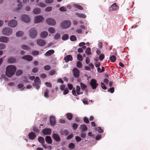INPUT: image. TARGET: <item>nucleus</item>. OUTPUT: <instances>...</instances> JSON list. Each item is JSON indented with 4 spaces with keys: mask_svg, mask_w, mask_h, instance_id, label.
Segmentation results:
<instances>
[{
    "mask_svg": "<svg viewBox=\"0 0 150 150\" xmlns=\"http://www.w3.org/2000/svg\"><path fill=\"white\" fill-rule=\"evenodd\" d=\"M48 35V33L47 31H45L42 32L40 36L42 38H44Z\"/></svg>",
    "mask_w": 150,
    "mask_h": 150,
    "instance_id": "a878e982",
    "label": "nucleus"
},
{
    "mask_svg": "<svg viewBox=\"0 0 150 150\" xmlns=\"http://www.w3.org/2000/svg\"><path fill=\"white\" fill-rule=\"evenodd\" d=\"M49 93V90L47 89H46L44 91V96L45 97L47 98L48 97V94Z\"/></svg>",
    "mask_w": 150,
    "mask_h": 150,
    "instance_id": "ea45409f",
    "label": "nucleus"
},
{
    "mask_svg": "<svg viewBox=\"0 0 150 150\" xmlns=\"http://www.w3.org/2000/svg\"><path fill=\"white\" fill-rule=\"evenodd\" d=\"M71 24V22L70 21L64 20L61 22L60 25L62 28L66 29L69 27Z\"/></svg>",
    "mask_w": 150,
    "mask_h": 150,
    "instance_id": "7ed1b4c3",
    "label": "nucleus"
},
{
    "mask_svg": "<svg viewBox=\"0 0 150 150\" xmlns=\"http://www.w3.org/2000/svg\"><path fill=\"white\" fill-rule=\"evenodd\" d=\"M24 34L23 31H18L16 33V35L18 37H20L22 36Z\"/></svg>",
    "mask_w": 150,
    "mask_h": 150,
    "instance_id": "c756f323",
    "label": "nucleus"
},
{
    "mask_svg": "<svg viewBox=\"0 0 150 150\" xmlns=\"http://www.w3.org/2000/svg\"><path fill=\"white\" fill-rule=\"evenodd\" d=\"M9 38L5 36H1L0 38V42L4 43H7L9 41Z\"/></svg>",
    "mask_w": 150,
    "mask_h": 150,
    "instance_id": "6ab92c4d",
    "label": "nucleus"
},
{
    "mask_svg": "<svg viewBox=\"0 0 150 150\" xmlns=\"http://www.w3.org/2000/svg\"><path fill=\"white\" fill-rule=\"evenodd\" d=\"M50 69V67L49 65H46L44 67V69L45 70H49Z\"/></svg>",
    "mask_w": 150,
    "mask_h": 150,
    "instance_id": "680f3d73",
    "label": "nucleus"
},
{
    "mask_svg": "<svg viewBox=\"0 0 150 150\" xmlns=\"http://www.w3.org/2000/svg\"><path fill=\"white\" fill-rule=\"evenodd\" d=\"M50 123L52 126H54L56 124V119L54 116H51L50 118Z\"/></svg>",
    "mask_w": 150,
    "mask_h": 150,
    "instance_id": "ddd939ff",
    "label": "nucleus"
},
{
    "mask_svg": "<svg viewBox=\"0 0 150 150\" xmlns=\"http://www.w3.org/2000/svg\"><path fill=\"white\" fill-rule=\"evenodd\" d=\"M21 18L22 21L25 23H28L30 21V17L28 16L25 15H22Z\"/></svg>",
    "mask_w": 150,
    "mask_h": 150,
    "instance_id": "1a4fd4ad",
    "label": "nucleus"
},
{
    "mask_svg": "<svg viewBox=\"0 0 150 150\" xmlns=\"http://www.w3.org/2000/svg\"><path fill=\"white\" fill-rule=\"evenodd\" d=\"M77 59L80 61H82L83 60L82 56L80 54H78L77 55Z\"/></svg>",
    "mask_w": 150,
    "mask_h": 150,
    "instance_id": "37998d69",
    "label": "nucleus"
},
{
    "mask_svg": "<svg viewBox=\"0 0 150 150\" xmlns=\"http://www.w3.org/2000/svg\"><path fill=\"white\" fill-rule=\"evenodd\" d=\"M52 8L51 6H49L47 7L45 9V11H46L49 12L50 11L52 10Z\"/></svg>",
    "mask_w": 150,
    "mask_h": 150,
    "instance_id": "13d9d810",
    "label": "nucleus"
},
{
    "mask_svg": "<svg viewBox=\"0 0 150 150\" xmlns=\"http://www.w3.org/2000/svg\"><path fill=\"white\" fill-rule=\"evenodd\" d=\"M56 72V71L55 70H52L49 72V74L51 76H52Z\"/></svg>",
    "mask_w": 150,
    "mask_h": 150,
    "instance_id": "4d7b16f0",
    "label": "nucleus"
},
{
    "mask_svg": "<svg viewBox=\"0 0 150 150\" xmlns=\"http://www.w3.org/2000/svg\"><path fill=\"white\" fill-rule=\"evenodd\" d=\"M54 52L53 50H50L47 51L45 54L46 56H50L53 54Z\"/></svg>",
    "mask_w": 150,
    "mask_h": 150,
    "instance_id": "4be33fe9",
    "label": "nucleus"
},
{
    "mask_svg": "<svg viewBox=\"0 0 150 150\" xmlns=\"http://www.w3.org/2000/svg\"><path fill=\"white\" fill-rule=\"evenodd\" d=\"M110 59L111 62H114L115 61L116 59V57L114 55H112L110 57Z\"/></svg>",
    "mask_w": 150,
    "mask_h": 150,
    "instance_id": "a19ab883",
    "label": "nucleus"
},
{
    "mask_svg": "<svg viewBox=\"0 0 150 150\" xmlns=\"http://www.w3.org/2000/svg\"><path fill=\"white\" fill-rule=\"evenodd\" d=\"M6 47V45L4 43L0 44V50H3Z\"/></svg>",
    "mask_w": 150,
    "mask_h": 150,
    "instance_id": "603ef678",
    "label": "nucleus"
},
{
    "mask_svg": "<svg viewBox=\"0 0 150 150\" xmlns=\"http://www.w3.org/2000/svg\"><path fill=\"white\" fill-rule=\"evenodd\" d=\"M33 131L36 133H39V130L36 127H34L33 128Z\"/></svg>",
    "mask_w": 150,
    "mask_h": 150,
    "instance_id": "338daca9",
    "label": "nucleus"
},
{
    "mask_svg": "<svg viewBox=\"0 0 150 150\" xmlns=\"http://www.w3.org/2000/svg\"><path fill=\"white\" fill-rule=\"evenodd\" d=\"M83 121L85 123H89L88 119L86 117H84Z\"/></svg>",
    "mask_w": 150,
    "mask_h": 150,
    "instance_id": "e2e57ef3",
    "label": "nucleus"
},
{
    "mask_svg": "<svg viewBox=\"0 0 150 150\" xmlns=\"http://www.w3.org/2000/svg\"><path fill=\"white\" fill-rule=\"evenodd\" d=\"M32 54L34 55H37L39 54V52L37 50L33 51Z\"/></svg>",
    "mask_w": 150,
    "mask_h": 150,
    "instance_id": "5fc2aeb1",
    "label": "nucleus"
},
{
    "mask_svg": "<svg viewBox=\"0 0 150 150\" xmlns=\"http://www.w3.org/2000/svg\"><path fill=\"white\" fill-rule=\"evenodd\" d=\"M75 139H76V141L77 142H80L81 140V137L78 136H76Z\"/></svg>",
    "mask_w": 150,
    "mask_h": 150,
    "instance_id": "bf43d9fd",
    "label": "nucleus"
},
{
    "mask_svg": "<svg viewBox=\"0 0 150 150\" xmlns=\"http://www.w3.org/2000/svg\"><path fill=\"white\" fill-rule=\"evenodd\" d=\"M24 85L22 83H20L18 85L17 87L19 89H21L23 88L24 87Z\"/></svg>",
    "mask_w": 150,
    "mask_h": 150,
    "instance_id": "774afa93",
    "label": "nucleus"
},
{
    "mask_svg": "<svg viewBox=\"0 0 150 150\" xmlns=\"http://www.w3.org/2000/svg\"><path fill=\"white\" fill-rule=\"evenodd\" d=\"M37 43L39 46H43L45 45L46 42L44 40L39 39L37 40Z\"/></svg>",
    "mask_w": 150,
    "mask_h": 150,
    "instance_id": "f8f14e48",
    "label": "nucleus"
},
{
    "mask_svg": "<svg viewBox=\"0 0 150 150\" xmlns=\"http://www.w3.org/2000/svg\"><path fill=\"white\" fill-rule=\"evenodd\" d=\"M18 3H19V4L18 5V9H20L21 7H22V5L21 3H20V1L19 0H18L17 1Z\"/></svg>",
    "mask_w": 150,
    "mask_h": 150,
    "instance_id": "09e8293b",
    "label": "nucleus"
},
{
    "mask_svg": "<svg viewBox=\"0 0 150 150\" xmlns=\"http://www.w3.org/2000/svg\"><path fill=\"white\" fill-rule=\"evenodd\" d=\"M54 0H46L45 3L47 4H50L53 2Z\"/></svg>",
    "mask_w": 150,
    "mask_h": 150,
    "instance_id": "0e129e2a",
    "label": "nucleus"
},
{
    "mask_svg": "<svg viewBox=\"0 0 150 150\" xmlns=\"http://www.w3.org/2000/svg\"><path fill=\"white\" fill-rule=\"evenodd\" d=\"M74 76L76 78H77L79 76V71L76 68H74L73 70Z\"/></svg>",
    "mask_w": 150,
    "mask_h": 150,
    "instance_id": "9d476101",
    "label": "nucleus"
},
{
    "mask_svg": "<svg viewBox=\"0 0 150 150\" xmlns=\"http://www.w3.org/2000/svg\"><path fill=\"white\" fill-rule=\"evenodd\" d=\"M16 61V58L11 57L8 58L7 62L9 63L12 64L15 62Z\"/></svg>",
    "mask_w": 150,
    "mask_h": 150,
    "instance_id": "aec40b11",
    "label": "nucleus"
},
{
    "mask_svg": "<svg viewBox=\"0 0 150 150\" xmlns=\"http://www.w3.org/2000/svg\"><path fill=\"white\" fill-rule=\"evenodd\" d=\"M38 141L42 144H43L45 142L44 138L42 137H39L38 138Z\"/></svg>",
    "mask_w": 150,
    "mask_h": 150,
    "instance_id": "c85d7f7f",
    "label": "nucleus"
},
{
    "mask_svg": "<svg viewBox=\"0 0 150 150\" xmlns=\"http://www.w3.org/2000/svg\"><path fill=\"white\" fill-rule=\"evenodd\" d=\"M74 6L79 10H82L83 9V7L77 4H74Z\"/></svg>",
    "mask_w": 150,
    "mask_h": 150,
    "instance_id": "f704fd0d",
    "label": "nucleus"
},
{
    "mask_svg": "<svg viewBox=\"0 0 150 150\" xmlns=\"http://www.w3.org/2000/svg\"><path fill=\"white\" fill-rule=\"evenodd\" d=\"M118 6L116 3L113 4L109 7V10L111 11H114L117 10L118 8Z\"/></svg>",
    "mask_w": 150,
    "mask_h": 150,
    "instance_id": "4468645a",
    "label": "nucleus"
},
{
    "mask_svg": "<svg viewBox=\"0 0 150 150\" xmlns=\"http://www.w3.org/2000/svg\"><path fill=\"white\" fill-rule=\"evenodd\" d=\"M17 24V21L15 20H10L8 23V25L9 26L13 28L16 27Z\"/></svg>",
    "mask_w": 150,
    "mask_h": 150,
    "instance_id": "0eeeda50",
    "label": "nucleus"
},
{
    "mask_svg": "<svg viewBox=\"0 0 150 150\" xmlns=\"http://www.w3.org/2000/svg\"><path fill=\"white\" fill-rule=\"evenodd\" d=\"M66 115L67 119L69 120H71L73 117L72 114L70 113H68L66 114Z\"/></svg>",
    "mask_w": 150,
    "mask_h": 150,
    "instance_id": "cd10ccee",
    "label": "nucleus"
},
{
    "mask_svg": "<svg viewBox=\"0 0 150 150\" xmlns=\"http://www.w3.org/2000/svg\"><path fill=\"white\" fill-rule=\"evenodd\" d=\"M6 75L9 77H11L14 74L16 70L15 66L12 65L8 66L6 68Z\"/></svg>",
    "mask_w": 150,
    "mask_h": 150,
    "instance_id": "f257e3e1",
    "label": "nucleus"
},
{
    "mask_svg": "<svg viewBox=\"0 0 150 150\" xmlns=\"http://www.w3.org/2000/svg\"><path fill=\"white\" fill-rule=\"evenodd\" d=\"M59 10L61 11L66 12L67 11L66 8L64 6L60 7L59 8Z\"/></svg>",
    "mask_w": 150,
    "mask_h": 150,
    "instance_id": "c03bdc74",
    "label": "nucleus"
},
{
    "mask_svg": "<svg viewBox=\"0 0 150 150\" xmlns=\"http://www.w3.org/2000/svg\"><path fill=\"white\" fill-rule=\"evenodd\" d=\"M29 138L32 140H34L36 137L35 133L33 132H31L28 134Z\"/></svg>",
    "mask_w": 150,
    "mask_h": 150,
    "instance_id": "a211bd4d",
    "label": "nucleus"
},
{
    "mask_svg": "<svg viewBox=\"0 0 150 150\" xmlns=\"http://www.w3.org/2000/svg\"><path fill=\"white\" fill-rule=\"evenodd\" d=\"M97 131L99 133H102L103 132V130L100 127H98L97 129Z\"/></svg>",
    "mask_w": 150,
    "mask_h": 150,
    "instance_id": "6e6d98bb",
    "label": "nucleus"
},
{
    "mask_svg": "<svg viewBox=\"0 0 150 150\" xmlns=\"http://www.w3.org/2000/svg\"><path fill=\"white\" fill-rule=\"evenodd\" d=\"M45 84L47 86L50 88L52 87V85L51 83L50 82H45Z\"/></svg>",
    "mask_w": 150,
    "mask_h": 150,
    "instance_id": "69168bd1",
    "label": "nucleus"
},
{
    "mask_svg": "<svg viewBox=\"0 0 150 150\" xmlns=\"http://www.w3.org/2000/svg\"><path fill=\"white\" fill-rule=\"evenodd\" d=\"M64 90V92L63 93L64 95H66L68 93L69 91L67 88H66Z\"/></svg>",
    "mask_w": 150,
    "mask_h": 150,
    "instance_id": "052dcab7",
    "label": "nucleus"
},
{
    "mask_svg": "<svg viewBox=\"0 0 150 150\" xmlns=\"http://www.w3.org/2000/svg\"><path fill=\"white\" fill-rule=\"evenodd\" d=\"M23 73V71L21 70H18L16 73V75L17 76H19L21 75Z\"/></svg>",
    "mask_w": 150,
    "mask_h": 150,
    "instance_id": "79ce46f5",
    "label": "nucleus"
},
{
    "mask_svg": "<svg viewBox=\"0 0 150 150\" xmlns=\"http://www.w3.org/2000/svg\"><path fill=\"white\" fill-rule=\"evenodd\" d=\"M46 22L48 25H54L56 24L55 20L54 19L52 18L47 19L46 21Z\"/></svg>",
    "mask_w": 150,
    "mask_h": 150,
    "instance_id": "6e6552de",
    "label": "nucleus"
},
{
    "mask_svg": "<svg viewBox=\"0 0 150 150\" xmlns=\"http://www.w3.org/2000/svg\"><path fill=\"white\" fill-rule=\"evenodd\" d=\"M76 66L78 68H81L82 67V64L81 62L77 61L76 63Z\"/></svg>",
    "mask_w": 150,
    "mask_h": 150,
    "instance_id": "49530a36",
    "label": "nucleus"
},
{
    "mask_svg": "<svg viewBox=\"0 0 150 150\" xmlns=\"http://www.w3.org/2000/svg\"><path fill=\"white\" fill-rule=\"evenodd\" d=\"M80 85L81 89L82 90H84L87 87V86L82 82L80 83Z\"/></svg>",
    "mask_w": 150,
    "mask_h": 150,
    "instance_id": "2f4dec72",
    "label": "nucleus"
},
{
    "mask_svg": "<svg viewBox=\"0 0 150 150\" xmlns=\"http://www.w3.org/2000/svg\"><path fill=\"white\" fill-rule=\"evenodd\" d=\"M42 133L45 135H50L51 133V130L49 128H46L42 130Z\"/></svg>",
    "mask_w": 150,
    "mask_h": 150,
    "instance_id": "2eb2a0df",
    "label": "nucleus"
},
{
    "mask_svg": "<svg viewBox=\"0 0 150 150\" xmlns=\"http://www.w3.org/2000/svg\"><path fill=\"white\" fill-rule=\"evenodd\" d=\"M60 133L62 135H64L67 136L69 134V132L67 130L65 129L61 131Z\"/></svg>",
    "mask_w": 150,
    "mask_h": 150,
    "instance_id": "7c9ffc66",
    "label": "nucleus"
},
{
    "mask_svg": "<svg viewBox=\"0 0 150 150\" xmlns=\"http://www.w3.org/2000/svg\"><path fill=\"white\" fill-rule=\"evenodd\" d=\"M88 128L85 125H81L80 128V129L81 132H85L87 130Z\"/></svg>",
    "mask_w": 150,
    "mask_h": 150,
    "instance_id": "5701e85b",
    "label": "nucleus"
},
{
    "mask_svg": "<svg viewBox=\"0 0 150 150\" xmlns=\"http://www.w3.org/2000/svg\"><path fill=\"white\" fill-rule=\"evenodd\" d=\"M70 39L72 41H75L77 40L76 37L74 35L71 36L70 37Z\"/></svg>",
    "mask_w": 150,
    "mask_h": 150,
    "instance_id": "58836bf2",
    "label": "nucleus"
},
{
    "mask_svg": "<svg viewBox=\"0 0 150 150\" xmlns=\"http://www.w3.org/2000/svg\"><path fill=\"white\" fill-rule=\"evenodd\" d=\"M78 127V125L77 124L74 123H73L72 125V128L73 129L75 130H76L77 129Z\"/></svg>",
    "mask_w": 150,
    "mask_h": 150,
    "instance_id": "3c124183",
    "label": "nucleus"
},
{
    "mask_svg": "<svg viewBox=\"0 0 150 150\" xmlns=\"http://www.w3.org/2000/svg\"><path fill=\"white\" fill-rule=\"evenodd\" d=\"M38 6L41 7H44L46 6V4L43 2H40L38 4Z\"/></svg>",
    "mask_w": 150,
    "mask_h": 150,
    "instance_id": "a18cd8bd",
    "label": "nucleus"
},
{
    "mask_svg": "<svg viewBox=\"0 0 150 150\" xmlns=\"http://www.w3.org/2000/svg\"><path fill=\"white\" fill-rule=\"evenodd\" d=\"M21 47L23 49L27 50H29L30 49L29 47L26 45H23L21 46Z\"/></svg>",
    "mask_w": 150,
    "mask_h": 150,
    "instance_id": "c9c22d12",
    "label": "nucleus"
},
{
    "mask_svg": "<svg viewBox=\"0 0 150 150\" xmlns=\"http://www.w3.org/2000/svg\"><path fill=\"white\" fill-rule=\"evenodd\" d=\"M75 15L77 16L79 18H85L86 17V15L83 13H75Z\"/></svg>",
    "mask_w": 150,
    "mask_h": 150,
    "instance_id": "bb28decb",
    "label": "nucleus"
},
{
    "mask_svg": "<svg viewBox=\"0 0 150 150\" xmlns=\"http://www.w3.org/2000/svg\"><path fill=\"white\" fill-rule=\"evenodd\" d=\"M69 147L71 149H74L75 147L74 144L72 143H70L69 144Z\"/></svg>",
    "mask_w": 150,
    "mask_h": 150,
    "instance_id": "8fccbe9b",
    "label": "nucleus"
},
{
    "mask_svg": "<svg viewBox=\"0 0 150 150\" xmlns=\"http://www.w3.org/2000/svg\"><path fill=\"white\" fill-rule=\"evenodd\" d=\"M41 84V81L38 76H37L34 82L33 83V85L35 86V88L38 89L40 88V85Z\"/></svg>",
    "mask_w": 150,
    "mask_h": 150,
    "instance_id": "20e7f679",
    "label": "nucleus"
},
{
    "mask_svg": "<svg viewBox=\"0 0 150 150\" xmlns=\"http://www.w3.org/2000/svg\"><path fill=\"white\" fill-rule=\"evenodd\" d=\"M60 37V34L59 33H57L54 36V39L56 40H57Z\"/></svg>",
    "mask_w": 150,
    "mask_h": 150,
    "instance_id": "de8ad7c7",
    "label": "nucleus"
},
{
    "mask_svg": "<svg viewBox=\"0 0 150 150\" xmlns=\"http://www.w3.org/2000/svg\"><path fill=\"white\" fill-rule=\"evenodd\" d=\"M12 29L6 27L2 30V33L3 35H9L12 33Z\"/></svg>",
    "mask_w": 150,
    "mask_h": 150,
    "instance_id": "39448f33",
    "label": "nucleus"
},
{
    "mask_svg": "<svg viewBox=\"0 0 150 150\" xmlns=\"http://www.w3.org/2000/svg\"><path fill=\"white\" fill-rule=\"evenodd\" d=\"M22 59H25L28 61H31L33 59V57L30 55H26L23 56L22 57Z\"/></svg>",
    "mask_w": 150,
    "mask_h": 150,
    "instance_id": "dca6fc26",
    "label": "nucleus"
},
{
    "mask_svg": "<svg viewBox=\"0 0 150 150\" xmlns=\"http://www.w3.org/2000/svg\"><path fill=\"white\" fill-rule=\"evenodd\" d=\"M49 32L51 33H54L55 32V30L54 28L50 27L48 29Z\"/></svg>",
    "mask_w": 150,
    "mask_h": 150,
    "instance_id": "4c0bfd02",
    "label": "nucleus"
},
{
    "mask_svg": "<svg viewBox=\"0 0 150 150\" xmlns=\"http://www.w3.org/2000/svg\"><path fill=\"white\" fill-rule=\"evenodd\" d=\"M52 138L56 142H59L60 141V138L57 134L53 133L52 134Z\"/></svg>",
    "mask_w": 150,
    "mask_h": 150,
    "instance_id": "f3484780",
    "label": "nucleus"
},
{
    "mask_svg": "<svg viewBox=\"0 0 150 150\" xmlns=\"http://www.w3.org/2000/svg\"><path fill=\"white\" fill-rule=\"evenodd\" d=\"M69 37V36L67 34H65L62 36V39L64 40H66L68 39Z\"/></svg>",
    "mask_w": 150,
    "mask_h": 150,
    "instance_id": "e433bc0d",
    "label": "nucleus"
},
{
    "mask_svg": "<svg viewBox=\"0 0 150 150\" xmlns=\"http://www.w3.org/2000/svg\"><path fill=\"white\" fill-rule=\"evenodd\" d=\"M105 57V55L103 54H101L99 57V59L100 60L102 61L103 60Z\"/></svg>",
    "mask_w": 150,
    "mask_h": 150,
    "instance_id": "864d4df0",
    "label": "nucleus"
},
{
    "mask_svg": "<svg viewBox=\"0 0 150 150\" xmlns=\"http://www.w3.org/2000/svg\"><path fill=\"white\" fill-rule=\"evenodd\" d=\"M86 53L87 55H89L91 54V49L90 47L87 48L86 51Z\"/></svg>",
    "mask_w": 150,
    "mask_h": 150,
    "instance_id": "473e14b6",
    "label": "nucleus"
},
{
    "mask_svg": "<svg viewBox=\"0 0 150 150\" xmlns=\"http://www.w3.org/2000/svg\"><path fill=\"white\" fill-rule=\"evenodd\" d=\"M45 140L49 144H51L52 142L51 138L50 136H47L46 137Z\"/></svg>",
    "mask_w": 150,
    "mask_h": 150,
    "instance_id": "393cba45",
    "label": "nucleus"
},
{
    "mask_svg": "<svg viewBox=\"0 0 150 150\" xmlns=\"http://www.w3.org/2000/svg\"><path fill=\"white\" fill-rule=\"evenodd\" d=\"M90 84L93 89H96L98 85V83H97V81L94 79L91 80Z\"/></svg>",
    "mask_w": 150,
    "mask_h": 150,
    "instance_id": "423d86ee",
    "label": "nucleus"
},
{
    "mask_svg": "<svg viewBox=\"0 0 150 150\" xmlns=\"http://www.w3.org/2000/svg\"><path fill=\"white\" fill-rule=\"evenodd\" d=\"M43 19L44 18L42 16H37L35 18L34 22L35 23H38L41 22Z\"/></svg>",
    "mask_w": 150,
    "mask_h": 150,
    "instance_id": "9b49d317",
    "label": "nucleus"
},
{
    "mask_svg": "<svg viewBox=\"0 0 150 150\" xmlns=\"http://www.w3.org/2000/svg\"><path fill=\"white\" fill-rule=\"evenodd\" d=\"M72 57L71 55H67L64 58V59L66 62H68L69 61H71L72 60Z\"/></svg>",
    "mask_w": 150,
    "mask_h": 150,
    "instance_id": "412c9836",
    "label": "nucleus"
},
{
    "mask_svg": "<svg viewBox=\"0 0 150 150\" xmlns=\"http://www.w3.org/2000/svg\"><path fill=\"white\" fill-rule=\"evenodd\" d=\"M80 87L79 86H76V93L78 95H79L80 94H81L82 93H80Z\"/></svg>",
    "mask_w": 150,
    "mask_h": 150,
    "instance_id": "72a5a7b5",
    "label": "nucleus"
},
{
    "mask_svg": "<svg viewBox=\"0 0 150 150\" xmlns=\"http://www.w3.org/2000/svg\"><path fill=\"white\" fill-rule=\"evenodd\" d=\"M33 13L35 14H38L41 12V10L39 8H34L33 11Z\"/></svg>",
    "mask_w": 150,
    "mask_h": 150,
    "instance_id": "b1692460",
    "label": "nucleus"
},
{
    "mask_svg": "<svg viewBox=\"0 0 150 150\" xmlns=\"http://www.w3.org/2000/svg\"><path fill=\"white\" fill-rule=\"evenodd\" d=\"M30 37L32 38H35L37 35V32L35 28H30L29 31Z\"/></svg>",
    "mask_w": 150,
    "mask_h": 150,
    "instance_id": "f03ea898",
    "label": "nucleus"
}]
</instances>
